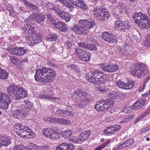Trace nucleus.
I'll list each match as a JSON object with an SVG mask.
<instances>
[{"label":"nucleus","mask_w":150,"mask_h":150,"mask_svg":"<svg viewBox=\"0 0 150 150\" xmlns=\"http://www.w3.org/2000/svg\"><path fill=\"white\" fill-rule=\"evenodd\" d=\"M79 25H76L72 29L79 35L86 34L88 33L90 30L94 28L96 25L94 20L91 19H82L79 21Z\"/></svg>","instance_id":"f257e3e1"},{"label":"nucleus","mask_w":150,"mask_h":150,"mask_svg":"<svg viewBox=\"0 0 150 150\" xmlns=\"http://www.w3.org/2000/svg\"><path fill=\"white\" fill-rule=\"evenodd\" d=\"M7 93L13 98L19 100L28 96V91L20 85H10L6 88Z\"/></svg>","instance_id":"f03ea898"},{"label":"nucleus","mask_w":150,"mask_h":150,"mask_svg":"<svg viewBox=\"0 0 150 150\" xmlns=\"http://www.w3.org/2000/svg\"><path fill=\"white\" fill-rule=\"evenodd\" d=\"M87 79L90 82L99 85L107 82V76L103 73L96 70L92 72L91 76L87 77Z\"/></svg>","instance_id":"7ed1b4c3"},{"label":"nucleus","mask_w":150,"mask_h":150,"mask_svg":"<svg viewBox=\"0 0 150 150\" xmlns=\"http://www.w3.org/2000/svg\"><path fill=\"white\" fill-rule=\"evenodd\" d=\"M15 126H16L14 128V131L20 137L31 139L35 136V134L28 127H25L19 123L16 124Z\"/></svg>","instance_id":"20e7f679"},{"label":"nucleus","mask_w":150,"mask_h":150,"mask_svg":"<svg viewBox=\"0 0 150 150\" xmlns=\"http://www.w3.org/2000/svg\"><path fill=\"white\" fill-rule=\"evenodd\" d=\"M133 18L134 22L142 27L146 29L149 28L150 26V20L149 17L144 14L141 12L135 13L133 15Z\"/></svg>","instance_id":"39448f33"},{"label":"nucleus","mask_w":150,"mask_h":150,"mask_svg":"<svg viewBox=\"0 0 150 150\" xmlns=\"http://www.w3.org/2000/svg\"><path fill=\"white\" fill-rule=\"evenodd\" d=\"M71 95V98L74 99H77L78 97L80 98V104L78 106L80 108H83V106L91 100V98H89V95L80 89L74 91Z\"/></svg>","instance_id":"423d86ee"},{"label":"nucleus","mask_w":150,"mask_h":150,"mask_svg":"<svg viewBox=\"0 0 150 150\" xmlns=\"http://www.w3.org/2000/svg\"><path fill=\"white\" fill-rule=\"evenodd\" d=\"M93 14L95 19L101 22L107 20L110 18L107 10L103 6L95 8L93 11Z\"/></svg>","instance_id":"0eeeda50"},{"label":"nucleus","mask_w":150,"mask_h":150,"mask_svg":"<svg viewBox=\"0 0 150 150\" xmlns=\"http://www.w3.org/2000/svg\"><path fill=\"white\" fill-rule=\"evenodd\" d=\"M113 103L112 100L110 99L100 100L95 105V108L98 111H105L111 108L113 106Z\"/></svg>","instance_id":"6e6552de"},{"label":"nucleus","mask_w":150,"mask_h":150,"mask_svg":"<svg viewBox=\"0 0 150 150\" xmlns=\"http://www.w3.org/2000/svg\"><path fill=\"white\" fill-rule=\"evenodd\" d=\"M16 110L13 113V116L18 119L24 118L28 115V109H26V107L23 105H18L16 107Z\"/></svg>","instance_id":"1a4fd4ad"},{"label":"nucleus","mask_w":150,"mask_h":150,"mask_svg":"<svg viewBox=\"0 0 150 150\" xmlns=\"http://www.w3.org/2000/svg\"><path fill=\"white\" fill-rule=\"evenodd\" d=\"M147 67L143 63H137L134 65V69L132 72V74L134 76L141 77L147 72Z\"/></svg>","instance_id":"9d476101"},{"label":"nucleus","mask_w":150,"mask_h":150,"mask_svg":"<svg viewBox=\"0 0 150 150\" xmlns=\"http://www.w3.org/2000/svg\"><path fill=\"white\" fill-rule=\"evenodd\" d=\"M11 99L8 95L0 92V108L7 109L11 102Z\"/></svg>","instance_id":"9b49d317"},{"label":"nucleus","mask_w":150,"mask_h":150,"mask_svg":"<svg viewBox=\"0 0 150 150\" xmlns=\"http://www.w3.org/2000/svg\"><path fill=\"white\" fill-rule=\"evenodd\" d=\"M75 52L81 61L84 62H88L90 61L91 54L87 51L79 48H76Z\"/></svg>","instance_id":"f8f14e48"},{"label":"nucleus","mask_w":150,"mask_h":150,"mask_svg":"<svg viewBox=\"0 0 150 150\" xmlns=\"http://www.w3.org/2000/svg\"><path fill=\"white\" fill-rule=\"evenodd\" d=\"M46 67H44L41 69H37L36 70L34 78L36 81L45 83V76L44 75L45 74H46Z\"/></svg>","instance_id":"ddd939ff"},{"label":"nucleus","mask_w":150,"mask_h":150,"mask_svg":"<svg viewBox=\"0 0 150 150\" xmlns=\"http://www.w3.org/2000/svg\"><path fill=\"white\" fill-rule=\"evenodd\" d=\"M45 75V83L48 82H52L54 78L56 76V73L55 70L51 68H47L46 69Z\"/></svg>","instance_id":"4468645a"},{"label":"nucleus","mask_w":150,"mask_h":150,"mask_svg":"<svg viewBox=\"0 0 150 150\" xmlns=\"http://www.w3.org/2000/svg\"><path fill=\"white\" fill-rule=\"evenodd\" d=\"M115 27L119 28V30L124 32L127 29H128L131 26L127 21H123L120 19L116 20L115 23Z\"/></svg>","instance_id":"2eb2a0df"},{"label":"nucleus","mask_w":150,"mask_h":150,"mask_svg":"<svg viewBox=\"0 0 150 150\" xmlns=\"http://www.w3.org/2000/svg\"><path fill=\"white\" fill-rule=\"evenodd\" d=\"M121 127V126L117 125L107 127L104 130V132L106 135H111L118 132Z\"/></svg>","instance_id":"dca6fc26"},{"label":"nucleus","mask_w":150,"mask_h":150,"mask_svg":"<svg viewBox=\"0 0 150 150\" xmlns=\"http://www.w3.org/2000/svg\"><path fill=\"white\" fill-rule=\"evenodd\" d=\"M133 82L128 81L125 83L122 81L119 80L116 82V85L120 88H122L126 90L132 88L134 85Z\"/></svg>","instance_id":"f3484780"},{"label":"nucleus","mask_w":150,"mask_h":150,"mask_svg":"<svg viewBox=\"0 0 150 150\" xmlns=\"http://www.w3.org/2000/svg\"><path fill=\"white\" fill-rule=\"evenodd\" d=\"M102 37L105 41L109 43H114L116 42V37L107 32L103 33Z\"/></svg>","instance_id":"a211bd4d"},{"label":"nucleus","mask_w":150,"mask_h":150,"mask_svg":"<svg viewBox=\"0 0 150 150\" xmlns=\"http://www.w3.org/2000/svg\"><path fill=\"white\" fill-rule=\"evenodd\" d=\"M74 149V146L72 144L64 142L57 146L56 150H73Z\"/></svg>","instance_id":"6ab92c4d"},{"label":"nucleus","mask_w":150,"mask_h":150,"mask_svg":"<svg viewBox=\"0 0 150 150\" xmlns=\"http://www.w3.org/2000/svg\"><path fill=\"white\" fill-rule=\"evenodd\" d=\"M22 30L24 31V33L27 36L28 35H34L35 33V28L31 25H25L22 28Z\"/></svg>","instance_id":"aec40b11"},{"label":"nucleus","mask_w":150,"mask_h":150,"mask_svg":"<svg viewBox=\"0 0 150 150\" xmlns=\"http://www.w3.org/2000/svg\"><path fill=\"white\" fill-rule=\"evenodd\" d=\"M52 91L51 90H47L45 91H44L43 93H41L40 95V98L47 99H52L56 100V98L55 97H53Z\"/></svg>","instance_id":"412c9836"},{"label":"nucleus","mask_w":150,"mask_h":150,"mask_svg":"<svg viewBox=\"0 0 150 150\" xmlns=\"http://www.w3.org/2000/svg\"><path fill=\"white\" fill-rule=\"evenodd\" d=\"M102 69L105 71L111 73L117 71L119 69V67L117 65H107L103 66Z\"/></svg>","instance_id":"4be33fe9"},{"label":"nucleus","mask_w":150,"mask_h":150,"mask_svg":"<svg viewBox=\"0 0 150 150\" xmlns=\"http://www.w3.org/2000/svg\"><path fill=\"white\" fill-rule=\"evenodd\" d=\"M57 14L62 19L65 20L66 22H68L70 20L71 17L64 11L60 9L57 12Z\"/></svg>","instance_id":"5701e85b"},{"label":"nucleus","mask_w":150,"mask_h":150,"mask_svg":"<svg viewBox=\"0 0 150 150\" xmlns=\"http://www.w3.org/2000/svg\"><path fill=\"white\" fill-rule=\"evenodd\" d=\"M55 25L56 28L60 31L64 32H67L68 31V30L66 25L64 22L58 21L55 23Z\"/></svg>","instance_id":"b1692460"},{"label":"nucleus","mask_w":150,"mask_h":150,"mask_svg":"<svg viewBox=\"0 0 150 150\" xmlns=\"http://www.w3.org/2000/svg\"><path fill=\"white\" fill-rule=\"evenodd\" d=\"M146 100L145 98L137 100L134 104L133 108L134 109L141 108L145 104Z\"/></svg>","instance_id":"393cba45"},{"label":"nucleus","mask_w":150,"mask_h":150,"mask_svg":"<svg viewBox=\"0 0 150 150\" xmlns=\"http://www.w3.org/2000/svg\"><path fill=\"white\" fill-rule=\"evenodd\" d=\"M91 134L90 131H86L82 132L79 135V137L82 142H83L87 139Z\"/></svg>","instance_id":"a878e982"},{"label":"nucleus","mask_w":150,"mask_h":150,"mask_svg":"<svg viewBox=\"0 0 150 150\" xmlns=\"http://www.w3.org/2000/svg\"><path fill=\"white\" fill-rule=\"evenodd\" d=\"M45 18V16L44 15L37 13L36 21L41 26H43L44 25L43 23Z\"/></svg>","instance_id":"bb28decb"},{"label":"nucleus","mask_w":150,"mask_h":150,"mask_svg":"<svg viewBox=\"0 0 150 150\" xmlns=\"http://www.w3.org/2000/svg\"><path fill=\"white\" fill-rule=\"evenodd\" d=\"M54 120L55 122L58 124L68 125L71 123L68 120H65L61 118H55Z\"/></svg>","instance_id":"cd10ccee"},{"label":"nucleus","mask_w":150,"mask_h":150,"mask_svg":"<svg viewBox=\"0 0 150 150\" xmlns=\"http://www.w3.org/2000/svg\"><path fill=\"white\" fill-rule=\"evenodd\" d=\"M8 77V73L0 67V79L5 80Z\"/></svg>","instance_id":"c85d7f7f"},{"label":"nucleus","mask_w":150,"mask_h":150,"mask_svg":"<svg viewBox=\"0 0 150 150\" xmlns=\"http://www.w3.org/2000/svg\"><path fill=\"white\" fill-rule=\"evenodd\" d=\"M26 4L27 6L29 8L31 9L34 11L35 12L40 11L39 8L38 7L36 6L35 5L30 3L28 1L26 2Z\"/></svg>","instance_id":"c756f323"},{"label":"nucleus","mask_w":150,"mask_h":150,"mask_svg":"<svg viewBox=\"0 0 150 150\" xmlns=\"http://www.w3.org/2000/svg\"><path fill=\"white\" fill-rule=\"evenodd\" d=\"M60 135L59 134L53 129V132L49 138L53 140H57L60 139Z\"/></svg>","instance_id":"7c9ffc66"},{"label":"nucleus","mask_w":150,"mask_h":150,"mask_svg":"<svg viewBox=\"0 0 150 150\" xmlns=\"http://www.w3.org/2000/svg\"><path fill=\"white\" fill-rule=\"evenodd\" d=\"M0 141V144L1 145V147L2 146H8L11 143L10 139L8 138H4L2 139H1Z\"/></svg>","instance_id":"2f4dec72"},{"label":"nucleus","mask_w":150,"mask_h":150,"mask_svg":"<svg viewBox=\"0 0 150 150\" xmlns=\"http://www.w3.org/2000/svg\"><path fill=\"white\" fill-rule=\"evenodd\" d=\"M26 51L24 47H17L16 55L21 56L24 55L26 53Z\"/></svg>","instance_id":"473e14b6"},{"label":"nucleus","mask_w":150,"mask_h":150,"mask_svg":"<svg viewBox=\"0 0 150 150\" xmlns=\"http://www.w3.org/2000/svg\"><path fill=\"white\" fill-rule=\"evenodd\" d=\"M34 38L32 36H28L26 38L27 43L30 46H33L35 45Z\"/></svg>","instance_id":"72a5a7b5"},{"label":"nucleus","mask_w":150,"mask_h":150,"mask_svg":"<svg viewBox=\"0 0 150 150\" xmlns=\"http://www.w3.org/2000/svg\"><path fill=\"white\" fill-rule=\"evenodd\" d=\"M53 132V129L45 128L43 129L42 133L45 136L49 138L50 136L51 135Z\"/></svg>","instance_id":"f704fd0d"},{"label":"nucleus","mask_w":150,"mask_h":150,"mask_svg":"<svg viewBox=\"0 0 150 150\" xmlns=\"http://www.w3.org/2000/svg\"><path fill=\"white\" fill-rule=\"evenodd\" d=\"M57 35L54 33H52L49 34L47 36V40L51 41H56L57 40Z\"/></svg>","instance_id":"c9c22d12"},{"label":"nucleus","mask_w":150,"mask_h":150,"mask_svg":"<svg viewBox=\"0 0 150 150\" xmlns=\"http://www.w3.org/2000/svg\"><path fill=\"white\" fill-rule=\"evenodd\" d=\"M135 117V115H130L128 116H126L124 118L122 119V122H124L125 123L129 122L132 121L134 118Z\"/></svg>","instance_id":"e433bc0d"},{"label":"nucleus","mask_w":150,"mask_h":150,"mask_svg":"<svg viewBox=\"0 0 150 150\" xmlns=\"http://www.w3.org/2000/svg\"><path fill=\"white\" fill-rule=\"evenodd\" d=\"M64 3H63V4L64 6H65L67 8H68L70 12H73L74 7L73 6L72 4L68 1H64Z\"/></svg>","instance_id":"4c0bfd02"},{"label":"nucleus","mask_w":150,"mask_h":150,"mask_svg":"<svg viewBox=\"0 0 150 150\" xmlns=\"http://www.w3.org/2000/svg\"><path fill=\"white\" fill-rule=\"evenodd\" d=\"M73 113L72 111L68 110H64L63 117L70 118L73 117Z\"/></svg>","instance_id":"58836bf2"},{"label":"nucleus","mask_w":150,"mask_h":150,"mask_svg":"<svg viewBox=\"0 0 150 150\" xmlns=\"http://www.w3.org/2000/svg\"><path fill=\"white\" fill-rule=\"evenodd\" d=\"M72 134V131L71 130H69L64 131L63 132L62 135L63 137L66 138L71 136Z\"/></svg>","instance_id":"ea45409f"},{"label":"nucleus","mask_w":150,"mask_h":150,"mask_svg":"<svg viewBox=\"0 0 150 150\" xmlns=\"http://www.w3.org/2000/svg\"><path fill=\"white\" fill-rule=\"evenodd\" d=\"M7 50L10 54L16 55L17 47H13L12 46H10L7 48Z\"/></svg>","instance_id":"a19ab883"},{"label":"nucleus","mask_w":150,"mask_h":150,"mask_svg":"<svg viewBox=\"0 0 150 150\" xmlns=\"http://www.w3.org/2000/svg\"><path fill=\"white\" fill-rule=\"evenodd\" d=\"M111 141L110 139H106L103 144L99 146L96 148L97 150H101L102 149L108 144Z\"/></svg>","instance_id":"79ce46f5"},{"label":"nucleus","mask_w":150,"mask_h":150,"mask_svg":"<svg viewBox=\"0 0 150 150\" xmlns=\"http://www.w3.org/2000/svg\"><path fill=\"white\" fill-rule=\"evenodd\" d=\"M34 40L35 45L41 42L42 40L41 36L38 34L35 35Z\"/></svg>","instance_id":"37998d69"},{"label":"nucleus","mask_w":150,"mask_h":150,"mask_svg":"<svg viewBox=\"0 0 150 150\" xmlns=\"http://www.w3.org/2000/svg\"><path fill=\"white\" fill-rule=\"evenodd\" d=\"M118 10L119 12L121 14L125 12L126 10V8L125 5L123 4H121L118 6Z\"/></svg>","instance_id":"c03bdc74"},{"label":"nucleus","mask_w":150,"mask_h":150,"mask_svg":"<svg viewBox=\"0 0 150 150\" xmlns=\"http://www.w3.org/2000/svg\"><path fill=\"white\" fill-rule=\"evenodd\" d=\"M81 3L78 6L83 11L88 10V7L87 5L83 1H81Z\"/></svg>","instance_id":"a18cd8bd"},{"label":"nucleus","mask_w":150,"mask_h":150,"mask_svg":"<svg viewBox=\"0 0 150 150\" xmlns=\"http://www.w3.org/2000/svg\"><path fill=\"white\" fill-rule=\"evenodd\" d=\"M143 44L146 47H150V35H148L146 40H144Z\"/></svg>","instance_id":"49530a36"},{"label":"nucleus","mask_w":150,"mask_h":150,"mask_svg":"<svg viewBox=\"0 0 150 150\" xmlns=\"http://www.w3.org/2000/svg\"><path fill=\"white\" fill-rule=\"evenodd\" d=\"M88 49L91 50L96 51L98 50V48L96 44H88Z\"/></svg>","instance_id":"de8ad7c7"},{"label":"nucleus","mask_w":150,"mask_h":150,"mask_svg":"<svg viewBox=\"0 0 150 150\" xmlns=\"http://www.w3.org/2000/svg\"><path fill=\"white\" fill-rule=\"evenodd\" d=\"M76 7L79 6L80 4L81 3L82 0H69Z\"/></svg>","instance_id":"09e8293b"},{"label":"nucleus","mask_w":150,"mask_h":150,"mask_svg":"<svg viewBox=\"0 0 150 150\" xmlns=\"http://www.w3.org/2000/svg\"><path fill=\"white\" fill-rule=\"evenodd\" d=\"M64 110L60 109H58L56 111L55 113L58 116L63 117Z\"/></svg>","instance_id":"8fccbe9b"},{"label":"nucleus","mask_w":150,"mask_h":150,"mask_svg":"<svg viewBox=\"0 0 150 150\" xmlns=\"http://www.w3.org/2000/svg\"><path fill=\"white\" fill-rule=\"evenodd\" d=\"M70 67L72 69L76 72H79V68L77 65L72 64L70 65Z\"/></svg>","instance_id":"3c124183"},{"label":"nucleus","mask_w":150,"mask_h":150,"mask_svg":"<svg viewBox=\"0 0 150 150\" xmlns=\"http://www.w3.org/2000/svg\"><path fill=\"white\" fill-rule=\"evenodd\" d=\"M7 10L8 11L9 15L12 16L14 10L13 7L11 6H8L7 7Z\"/></svg>","instance_id":"603ef678"},{"label":"nucleus","mask_w":150,"mask_h":150,"mask_svg":"<svg viewBox=\"0 0 150 150\" xmlns=\"http://www.w3.org/2000/svg\"><path fill=\"white\" fill-rule=\"evenodd\" d=\"M117 93L115 91L110 92L109 94V96L112 99H114L116 97Z\"/></svg>","instance_id":"864d4df0"},{"label":"nucleus","mask_w":150,"mask_h":150,"mask_svg":"<svg viewBox=\"0 0 150 150\" xmlns=\"http://www.w3.org/2000/svg\"><path fill=\"white\" fill-rule=\"evenodd\" d=\"M37 14V13H33L31 14L29 17V19L30 21V22H31V20L36 21V19Z\"/></svg>","instance_id":"5fc2aeb1"},{"label":"nucleus","mask_w":150,"mask_h":150,"mask_svg":"<svg viewBox=\"0 0 150 150\" xmlns=\"http://www.w3.org/2000/svg\"><path fill=\"white\" fill-rule=\"evenodd\" d=\"M64 46L67 48H68L71 49L72 48V45L70 42L67 41L65 42Z\"/></svg>","instance_id":"6e6d98bb"},{"label":"nucleus","mask_w":150,"mask_h":150,"mask_svg":"<svg viewBox=\"0 0 150 150\" xmlns=\"http://www.w3.org/2000/svg\"><path fill=\"white\" fill-rule=\"evenodd\" d=\"M88 44L83 42H81L79 44V46L85 49H88Z\"/></svg>","instance_id":"4d7b16f0"},{"label":"nucleus","mask_w":150,"mask_h":150,"mask_svg":"<svg viewBox=\"0 0 150 150\" xmlns=\"http://www.w3.org/2000/svg\"><path fill=\"white\" fill-rule=\"evenodd\" d=\"M134 142V140L133 139H130L128 140L125 142L126 144H127V146L132 145Z\"/></svg>","instance_id":"13d9d810"},{"label":"nucleus","mask_w":150,"mask_h":150,"mask_svg":"<svg viewBox=\"0 0 150 150\" xmlns=\"http://www.w3.org/2000/svg\"><path fill=\"white\" fill-rule=\"evenodd\" d=\"M97 90L98 91L102 93H105L107 91L106 89L101 86L99 87Z\"/></svg>","instance_id":"bf43d9fd"},{"label":"nucleus","mask_w":150,"mask_h":150,"mask_svg":"<svg viewBox=\"0 0 150 150\" xmlns=\"http://www.w3.org/2000/svg\"><path fill=\"white\" fill-rule=\"evenodd\" d=\"M60 10L59 6L55 4L54 6V7L52 8L51 10L54 11H55L57 12V11H58Z\"/></svg>","instance_id":"052dcab7"},{"label":"nucleus","mask_w":150,"mask_h":150,"mask_svg":"<svg viewBox=\"0 0 150 150\" xmlns=\"http://www.w3.org/2000/svg\"><path fill=\"white\" fill-rule=\"evenodd\" d=\"M150 129V125L142 128L140 131L141 133H144L145 132Z\"/></svg>","instance_id":"680f3d73"},{"label":"nucleus","mask_w":150,"mask_h":150,"mask_svg":"<svg viewBox=\"0 0 150 150\" xmlns=\"http://www.w3.org/2000/svg\"><path fill=\"white\" fill-rule=\"evenodd\" d=\"M88 41L91 43H94L95 44H97V41L96 40L94 39L93 37H89L88 38Z\"/></svg>","instance_id":"e2e57ef3"},{"label":"nucleus","mask_w":150,"mask_h":150,"mask_svg":"<svg viewBox=\"0 0 150 150\" xmlns=\"http://www.w3.org/2000/svg\"><path fill=\"white\" fill-rule=\"evenodd\" d=\"M126 146H127V144H126L125 142L117 146V149H120L123 148H124Z\"/></svg>","instance_id":"0e129e2a"},{"label":"nucleus","mask_w":150,"mask_h":150,"mask_svg":"<svg viewBox=\"0 0 150 150\" xmlns=\"http://www.w3.org/2000/svg\"><path fill=\"white\" fill-rule=\"evenodd\" d=\"M23 146L20 145H16L14 147L13 150H23Z\"/></svg>","instance_id":"69168bd1"},{"label":"nucleus","mask_w":150,"mask_h":150,"mask_svg":"<svg viewBox=\"0 0 150 150\" xmlns=\"http://www.w3.org/2000/svg\"><path fill=\"white\" fill-rule=\"evenodd\" d=\"M48 64L50 66L53 67L55 68H57L58 66L56 64H55L53 62L50 61L48 63Z\"/></svg>","instance_id":"338daca9"},{"label":"nucleus","mask_w":150,"mask_h":150,"mask_svg":"<svg viewBox=\"0 0 150 150\" xmlns=\"http://www.w3.org/2000/svg\"><path fill=\"white\" fill-rule=\"evenodd\" d=\"M46 149L47 147L44 146H38L37 148V150H46Z\"/></svg>","instance_id":"774afa93"}]
</instances>
